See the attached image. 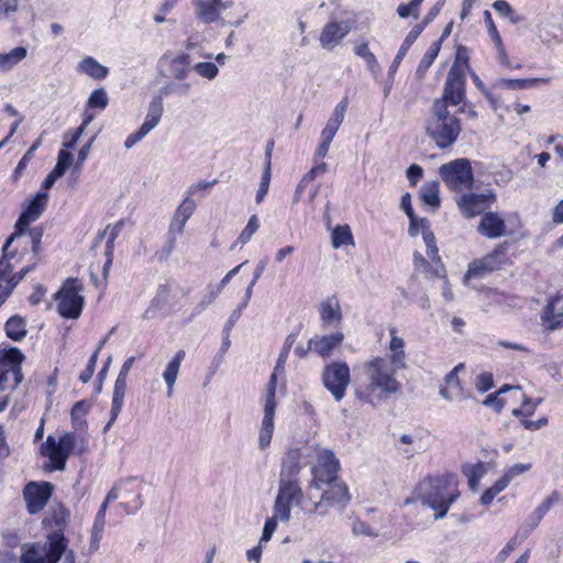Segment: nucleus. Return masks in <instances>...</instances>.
Wrapping results in <instances>:
<instances>
[{"instance_id": "49", "label": "nucleus", "mask_w": 563, "mask_h": 563, "mask_svg": "<svg viewBox=\"0 0 563 563\" xmlns=\"http://www.w3.org/2000/svg\"><path fill=\"white\" fill-rule=\"evenodd\" d=\"M73 154L66 150H60L57 156V163L52 172H54L57 176L63 177L67 168L73 163Z\"/></svg>"}, {"instance_id": "60", "label": "nucleus", "mask_w": 563, "mask_h": 563, "mask_svg": "<svg viewBox=\"0 0 563 563\" xmlns=\"http://www.w3.org/2000/svg\"><path fill=\"white\" fill-rule=\"evenodd\" d=\"M220 292V288L209 287L208 295L196 306V312L201 313L208 306H210L216 300Z\"/></svg>"}, {"instance_id": "7", "label": "nucleus", "mask_w": 563, "mask_h": 563, "mask_svg": "<svg viewBox=\"0 0 563 563\" xmlns=\"http://www.w3.org/2000/svg\"><path fill=\"white\" fill-rule=\"evenodd\" d=\"M47 201L48 195L46 192H37L34 199L30 201L27 207L20 214L15 224V232L21 234V240L25 241V244L31 243L34 255H37L40 251L43 230L38 227L27 230V227L31 222L41 217Z\"/></svg>"}, {"instance_id": "48", "label": "nucleus", "mask_w": 563, "mask_h": 563, "mask_svg": "<svg viewBox=\"0 0 563 563\" xmlns=\"http://www.w3.org/2000/svg\"><path fill=\"white\" fill-rule=\"evenodd\" d=\"M440 46L438 43L432 44V46L428 48L417 67V74H424L427 71L438 56Z\"/></svg>"}, {"instance_id": "28", "label": "nucleus", "mask_w": 563, "mask_h": 563, "mask_svg": "<svg viewBox=\"0 0 563 563\" xmlns=\"http://www.w3.org/2000/svg\"><path fill=\"white\" fill-rule=\"evenodd\" d=\"M550 78H527V79H506L499 78L494 82V87L509 90H523L537 87L539 84H548Z\"/></svg>"}, {"instance_id": "58", "label": "nucleus", "mask_w": 563, "mask_h": 563, "mask_svg": "<svg viewBox=\"0 0 563 563\" xmlns=\"http://www.w3.org/2000/svg\"><path fill=\"white\" fill-rule=\"evenodd\" d=\"M476 389L479 393H485L494 387V378L492 373L484 372L479 374L475 383Z\"/></svg>"}, {"instance_id": "10", "label": "nucleus", "mask_w": 563, "mask_h": 563, "mask_svg": "<svg viewBox=\"0 0 563 563\" xmlns=\"http://www.w3.org/2000/svg\"><path fill=\"white\" fill-rule=\"evenodd\" d=\"M322 385L335 401H341L351 382L350 367L344 362H332L323 367Z\"/></svg>"}, {"instance_id": "20", "label": "nucleus", "mask_w": 563, "mask_h": 563, "mask_svg": "<svg viewBox=\"0 0 563 563\" xmlns=\"http://www.w3.org/2000/svg\"><path fill=\"white\" fill-rule=\"evenodd\" d=\"M196 210V202L190 198H185L177 207L169 224V240L174 243L176 238L183 233V230Z\"/></svg>"}, {"instance_id": "13", "label": "nucleus", "mask_w": 563, "mask_h": 563, "mask_svg": "<svg viewBox=\"0 0 563 563\" xmlns=\"http://www.w3.org/2000/svg\"><path fill=\"white\" fill-rule=\"evenodd\" d=\"M465 98V74L461 66L453 64L450 68L444 89L441 98L437 100H443L444 106L448 108V104L457 106Z\"/></svg>"}, {"instance_id": "42", "label": "nucleus", "mask_w": 563, "mask_h": 563, "mask_svg": "<svg viewBox=\"0 0 563 563\" xmlns=\"http://www.w3.org/2000/svg\"><path fill=\"white\" fill-rule=\"evenodd\" d=\"M168 297V289L166 286H161L155 297L152 299L150 307L144 312V318L150 319L156 314V311L163 307Z\"/></svg>"}, {"instance_id": "52", "label": "nucleus", "mask_w": 563, "mask_h": 563, "mask_svg": "<svg viewBox=\"0 0 563 563\" xmlns=\"http://www.w3.org/2000/svg\"><path fill=\"white\" fill-rule=\"evenodd\" d=\"M492 272L490 269L486 268V265H484L483 260H476L470 263L467 272L464 276V282H467L470 278H478L484 276L486 273Z\"/></svg>"}, {"instance_id": "25", "label": "nucleus", "mask_w": 563, "mask_h": 563, "mask_svg": "<svg viewBox=\"0 0 563 563\" xmlns=\"http://www.w3.org/2000/svg\"><path fill=\"white\" fill-rule=\"evenodd\" d=\"M343 340V332L336 331L328 335H316L312 338V344L318 355L329 357L332 351L342 344Z\"/></svg>"}, {"instance_id": "46", "label": "nucleus", "mask_w": 563, "mask_h": 563, "mask_svg": "<svg viewBox=\"0 0 563 563\" xmlns=\"http://www.w3.org/2000/svg\"><path fill=\"white\" fill-rule=\"evenodd\" d=\"M188 55H180L172 60L170 70L175 78L184 79L188 75Z\"/></svg>"}, {"instance_id": "32", "label": "nucleus", "mask_w": 563, "mask_h": 563, "mask_svg": "<svg viewBox=\"0 0 563 563\" xmlns=\"http://www.w3.org/2000/svg\"><path fill=\"white\" fill-rule=\"evenodd\" d=\"M422 32V26L415 25L409 33L407 34L406 38L404 40L399 51L397 52L390 67H389V75L393 76L397 68L399 67L402 58L406 56L408 49L410 46L415 43V41L418 38L420 33Z\"/></svg>"}, {"instance_id": "56", "label": "nucleus", "mask_w": 563, "mask_h": 563, "mask_svg": "<svg viewBox=\"0 0 563 563\" xmlns=\"http://www.w3.org/2000/svg\"><path fill=\"white\" fill-rule=\"evenodd\" d=\"M195 70L205 78L213 79L218 75V67L213 63L201 62L196 64Z\"/></svg>"}, {"instance_id": "11", "label": "nucleus", "mask_w": 563, "mask_h": 563, "mask_svg": "<svg viewBox=\"0 0 563 563\" xmlns=\"http://www.w3.org/2000/svg\"><path fill=\"white\" fill-rule=\"evenodd\" d=\"M75 446V434L65 433L58 441L54 437L48 435L42 445V453L49 459L52 470L64 471L66 461Z\"/></svg>"}, {"instance_id": "57", "label": "nucleus", "mask_w": 563, "mask_h": 563, "mask_svg": "<svg viewBox=\"0 0 563 563\" xmlns=\"http://www.w3.org/2000/svg\"><path fill=\"white\" fill-rule=\"evenodd\" d=\"M463 473L467 476L468 482H479L485 475L486 468L482 463L471 465L463 468Z\"/></svg>"}, {"instance_id": "17", "label": "nucleus", "mask_w": 563, "mask_h": 563, "mask_svg": "<svg viewBox=\"0 0 563 563\" xmlns=\"http://www.w3.org/2000/svg\"><path fill=\"white\" fill-rule=\"evenodd\" d=\"M111 489H118L121 506L128 514L136 511L142 506V487L134 479L120 481Z\"/></svg>"}, {"instance_id": "34", "label": "nucleus", "mask_w": 563, "mask_h": 563, "mask_svg": "<svg viewBox=\"0 0 563 563\" xmlns=\"http://www.w3.org/2000/svg\"><path fill=\"white\" fill-rule=\"evenodd\" d=\"M27 55V49L23 46L12 48L8 53H0V74L13 69Z\"/></svg>"}, {"instance_id": "37", "label": "nucleus", "mask_w": 563, "mask_h": 563, "mask_svg": "<svg viewBox=\"0 0 563 563\" xmlns=\"http://www.w3.org/2000/svg\"><path fill=\"white\" fill-rule=\"evenodd\" d=\"M5 334L13 341H21L26 335V324L20 316H12L4 324Z\"/></svg>"}, {"instance_id": "31", "label": "nucleus", "mask_w": 563, "mask_h": 563, "mask_svg": "<svg viewBox=\"0 0 563 563\" xmlns=\"http://www.w3.org/2000/svg\"><path fill=\"white\" fill-rule=\"evenodd\" d=\"M544 320L550 322V329L563 324V295L555 296L547 306Z\"/></svg>"}, {"instance_id": "21", "label": "nucleus", "mask_w": 563, "mask_h": 563, "mask_svg": "<svg viewBox=\"0 0 563 563\" xmlns=\"http://www.w3.org/2000/svg\"><path fill=\"white\" fill-rule=\"evenodd\" d=\"M422 238L427 247V255L432 261L430 265V269H428V274L430 276H441L444 272V265L441 262L440 256L438 255V247L435 245V238L433 232L430 229L429 220H422Z\"/></svg>"}, {"instance_id": "12", "label": "nucleus", "mask_w": 563, "mask_h": 563, "mask_svg": "<svg viewBox=\"0 0 563 563\" xmlns=\"http://www.w3.org/2000/svg\"><path fill=\"white\" fill-rule=\"evenodd\" d=\"M277 374L275 372L271 375L267 391L265 396V405H264V417L262 420V426L258 435V446L264 450L266 449L273 437L274 432V416L276 409L275 394L277 386Z\"/></svg>"}, {"instance_id": "38", "label": "nucleus", "mask_w": 563, "mask_h": 563, "mask_svg": "<svg viewBox=\"0 0 563 563\" xmlns=\"http://www.w3.org/2000/svg\"><path fill=\"white\" fill-rule=\"evenodd\" d=\"M79 70L93 79H103L108 76V68L92 57H86L79 63Z\"/></svg>"}, {"instance_id": "6", "label": "nucleus", "mask_w": 563, "mask_h": 563, "mask_svg": "<svg viewBox=\"0 0 563 563\" xmlns=\"http://www.w3.org/2000/svg\"><path fill=\"white\" fill-rule=\"evenodd\" d=\"M67 541L62 530L49 533L43 542L22 545L21 563H57L66 552Z\"/></svg>"}, {"instance_id": "54", "label": "nucleus", "mask_w": 563, "mask_h": 563, "mask_svg": "<svg viewBox=\"0 0 563 563\" xmlns=\"http://www.w3.org/2000/svg\"><path fill=\"white\" fill-rule=\"evenodd\" d=\"M108 106V96L103 89H96L88 99V107L104 109Z\"/></svg>"}, {"instance_id": "5", "label": "nucleus", "mask_w": 563, "mask_h": 563, "mask_svg": "<svg viewBox=\"0 0 563 563\" xmlns=\"http://www.w3.org/2000/svg\"><path fill=\"white\" fill-rule=\"evenodd\" d=\"M302 498V490L296 477L280 472L279 489L275 500L274 515L266 519L263 528H276L278 523H285L290 516L292 505H298Z\"/></svg>"}, {"instance_id": "40", "label": "nucleus", "mask_w": 563, "mask_h": 563, "mask_svg": "<svg viewBox=\"0 0 563 563\" xmlns=\"http://www.w3.org/2000/svg\"><path fill=\"white\" fill-rule=\"evenodd\" d=\"M123 227L122 222H118L113 227L108 225L102 232H100L97 236V242L101 241L106 235L108 236L107 245H106V255L113 254L114 241L118 238L121 229Z\"/></svg>"}, {"instance_id": "3", "label": "nucleus", "mask_w": 563, "mask_h": 563, "mask_svg": "<svg viewBox=\"0 0 563 563\" xmlns=\"http://www.w3.org/2000/svg\"><path fill=\"white\" fill-rule=\"evenodd\" d=\"M363 371L367 379L366 393L356 391V396L365 401H371V396L377 395L379 399L400 391L401 384L396 378V369L385 357H374L363 364Z\"/></svg>"}, {"instance_id": "47", "label": "nucleus", "mask_w": 563, "mask_h": 563, "mask_svg": "<svg viewBox=\"0 0 563 563\" xmlns=\"http://www.w3.org/2000/svg\"><path fill=\"white\" fill-rule=\"evenodd\" d=\"M272 178V169L269 159L266 161L265 168L262 174L260 187L256 192V202L261 203L268 192V187Z\"/></svg>"}, {"instance_id": "8", "label": "nucleus", "mask_w": 563, "mask_h": 563, "mask_svg": "<svg viewBox=\"0 0 563 563\" xmlns=\"http://www.w3.org/2000/svg\"><path fill=\"white\" fill-rule=\"evenodd\" d=\"M439 175L445 186L453 191L471 190L474 184V174L467 158H456L439 168Z\"/></svg>"}, {"instance_id": "18", "label": "nucleus", "mask_w": 563, "mask_h": 563, "mask_svg": "<svg viewBox=\"0 0 563 563\" xmlns=\"http://www.w3.org/2000/svg\"><path fill=\"white\" fill-rule=\"evenodd\" d=\"M351 24L349 21H332L327 23L320 33V45L328 49H334L340 42L350 33Z\"/></svg>"}, {"instance_id": "16", "label": "nucleus", "mask_w": 563, "mask_h": 563, "mask_svg": "<svg viewBox=\"0 0 563 563\" xmlns=\"http://www.w3.org/2000/svg\"><path fill=\"white\" fill-rule=\"evenodd\" d=\"M196 16L203 23H214L221 20L224 11L232 8L233 0H194Z\"/></svg>"}, {"instance_id": "62", "label": "nucleus", "mask_w": 563, "mask_h": 563, "mask_svg": "<svg viewBox=\"0 0 563 563\" xmlns=\"http://www.w3.org/2000/svg\"><path fill=\"white\" fill-rule=\"evenodd\" d=\"M38 145H40V141H36L29 148V151L24 154V156L20 159V162L18 163L15 170H14L15 178H18L23 173V170L25 169V167L27 165L30 157L32 156V153L38 147Z\"/></svg>"}, {"instance_id": "64", "label": "nucleus", "mask_w": 563, "mask_h": 563, "mask_svg": "<svg viewBox=\"0 0 563 563\" xmlns=\"http://www.w3.org/2000/svg\"><path fill=\"white\" fill-rule=\"evenodd\" d=\"M407 177L411 185H416L423 176V169L416 164L410 165L407 168Z\"/></svg>"}, {"instance_id": "45", "label": "nucleus", "mask_w": 563, "mask_h": 563, "mask_svg": "<svg viewBox=\"0 0 563 563\" xmlns=\"http://www.w3.org/2000/svg\"><path fill=\"white\" fill-rule=\"evenodd\" d=\"M510 389H517V390H520V387L519 386H509V385H505L503 386L497 393H494V394H489L483 401V404L487 407H493L497 412H499L503 407L505 406V401L503 398H500L499 396L504 393H506L507 390H510Z\"/></svg>"}, {"instance_id": "9", "label": "nucleus", "mask_w": 563, "mask_h": 563, "mask_svg": "<svg viewBox=\"0 0 563 563\" xmlns=\"http://www.w3.org/2000/svg\"><path fill=\"white\" fill-rule=\"evenodd\" d=\"M82 285L77 279H67L55 295L58 313L67 319H77L81 314L85 298L80 295Z\"/></svg>"}, {"instance_id": "55", "label": "nucleus", "mask_w": 563, "mask_h": 563, "mask_svg": "<svg viewBox=\"0 0 563 563\" xmlns=\"http://www.w3.org/2000/svg\"><path fill=\"white\" fill-rule=\"evenodd\" d=\"M493 9L500 15L509 18L511 22H517L518 18L511 5L505 0H497L493 3Z\"/></svg>"}, {"instance_id": "14", "label": "nucleus", "mask_w": 563, "mask_h": 563, "mask_svg": "<svg viewBox=\"0 0 563 563\" xmlns=\"http://www.w3.org/2000/svg\"><path fill=\"white\" fill-rule=\"evenodd\" d=\"M53 485L48 482H31L23 488V498L30 514H37L47 504L52 492Z\"/></svg>"}, {"instance_id": "19", "label": "nucleus", "mask_w": 563, "mask_h": 563, "mask_svg": "<svg viewBox=\"0 0 563 563\" xmlns=\"http://www.w3.org/2000/svg\"><path fill=\"white\" fill-rule=\"evenodd\" d=\"M506 229L505 219L493 211L483 213L477 225V232L490 240L506 235Z\"/></svg>"}, {"instance_id": "50", "label": "nucleus", "mask_w": 563, "mask_h": 563, "mask_svg": "<svg viewBox=\"0 0 563 563\" xmlns=\"http://www.w3.org/2000/svg\"><path fill=\"white\" fill-rule=\"evenodd\" d=\"M117 493H118V489H110V492L108 493L104 501L101 504L100 509L97 514L93 528H102L104 526L103 518H104V514H106L108 504L110 501H114V500L119 499V495Z\"/></svg>"}, {"instance_id": "33", "label": "nucleus", "mask_w": 563, "mask_h": 563, "mask_svg": "<svg viewBox=\"0 0 563 563\" xmlns=\"http://www.w3.org/2000/svg\"><path fill=\"white\" fill-rule=\"evenodd\" d=\"M419 197L423 203L428 205L432 209H438L441 205L439 181L431 180L424 183L419 190Z\"/></svg>"}, {"instance_id": "30", "label": "nucleus", "mask_w": 563, "mask_h": 563, "mask_svg": "<svg viewBox=\"0 0 563 563\" xmlns=\"http://www.w3.org/2000/svg\"><path fill=\"white\" fill-rule=\"evenodd\" d=\"M164 107L161 97H155L148 104L147 113L143 124L140 126L147 134L159 123Z\"/></svg>"}, {"instance_id": "24", "label": "nucleus", "mask_w": 563, "mask_h": 563, "mask_svg": "<svg viewBox=\"0 0 563 563\" xmlns=\"http://www.w3.org/2000/svg\"><path fill=\"white\" fill-rule=\"evenodd\" d=\"M14 241L23 242L25 244V241L21 240V234L19 232L11 234L4 243L2 247V257L0 260V290L14 268V265L10 263V260L14 258L16 255V250L10 251V246Z\"/></svg>"}, {"instance_id": "1", "label": "nucleus", "mask_w": 563, "mask_h": 563, "mask_svg": "<svg viewBox=\"0 0 563 563\" xmlns=\"http://www.w3.org/2000/svg\"><path fill=\"white\" fill-rule=\"evenodd\" d=\"M308 457L311 465L312 479L307 487L309 503L302 508L318 516L327 514L328 508L334 505H345L349 501V492L344 483L338 479L340 468L339 460L334 453L319 445H311Z\"/></svg>"}, {"instance_id": "4", "label": "nucleus", "mask_w": 563, "mask_h": 563, "mask_svg": "<svg viewBox=\"0 0 563 563\" xmlns=\"http://www.w3.org/2000/svg\"><path fill=\"white\" fill-rule=\"evenodd\" d=\"M424 130L438 148L445 150L457 141L462 125L461 121L444 106L443 100H434L430 115L426 120Z\"/></svg>"}, {"instance_id": "39", "label": "nucleus", "mask_w": 563, "mask_h": 563, "mask_svg": "<svg viewBox=\"0 0 563 563\" xmlns=\"http://www.w3.org/2000/svg\"><path fill=\"white\" fill-rule=\"evenodd\" d=\"M507 243L499 244L489 254L484 256L482 260L486 268L493 271L499 269L500 266L506 262Z\"/></svg>"}, {"instance_id": "43", "label": "nucleus", "mask_w": 563, "mask_h": 563, "mask_svg": "<svg viewBox=\"0 0 563 563\" xmlns=\"http://www.w3.org/2000/svg\"><path fill=\"white\" fill-rule=\"evenodd\" d=\"M331 239L334 249L353 243V236L347 225L336 227L331 234Z\"/></svg>"}, {"instance_id": "27", "label": "nucleus", "mask_w": 563, "mask_h": 563, "mask_svg": "<svg viewBox=\"0 0 563 563\" xmlns=\"http://www.w3.org/2000/svg\"><path fill=\"white\" fill-rule=\"evenodd\" d=\"M70 512L62 504H53L47 510L43 523L46 528H62L69 523Z\"/></svg>"}, {"instance_id": "44", "label": "nucleus", "mask_w": 563, "mask_h": 563, "mask_svg": "<svg viewBox=\"0 0 563 563\" xmlns=\"http://www.w3.org/2000/svg\"><path fill=\"white\" fill-rule=\"evenodd\" d=\"M90 408V404L86 400L77 401L71 409L70 416L74 426L77 429L82 428L86 426L85 416L87 415L88 410Z\"/></svg>"}, {"instance_id": "59", "label": "nucleus", "mask_w": 563, "mask_h": 563, "mask_svg": "<svg viewBox=\"0 0 563 563\" xmlns=\"http://www.w3.org/2000/svg\"><path fill=\"white\" fill-rule=\"evenodd\" d=\"M537 409V404L533 402L531 399L525 397L522 401V406L520 408H515L512 410V416L527 418L531 416Z\"/></svg>"}, {"instance_id": "22", "label": "nucleus", "mask_w": 563, "mask_h": 563, "mask_svg": "<svg viewBox=\"0 0 563 563\" xmlns=\"http://www.w3.org/2000/svg\"><path fill=\"white\" fill-rule=\"evenodd\" d=\"M25 356L18 347L3 349L0 352V366L11 368L12 387H18L23 380L21 364Z\"/></svg>"}, {"instance_id": "35", "label": "nucleus", "mask_w": 563, "mask_h": 563, "mask_svg": "<svg viewBox=\"0 0 563 563\" xmlns=\"http://www.w3.org/2000/svg\"><path fill=\"white\" fill-rule=\"evenodd\" d=\"M320 317L324 323L331 324L332 322H340L342 320V312L340 303L335 297L323 300L320 305Z\"/></svg>"}, {"instance_id": "53", "label": "nucleus", "mask_w": 563, "mask_h": 563, "mask_svg": "<svg viewBox=\"0 0 563 563\" xmlns=\"http://www.w3.org/2000/svg\"><path fill=\"white\" fill-rule=\"evenodd\" d=\"M258 227H260L258 219L254 214L249 219L246 227L241 232V234L239 236V242L242 244L247 243L251 240L252 235L257 231Z\"/></svg>"}, {"instance_id": "41", "label": "nucleus", "mask_w": 563, "mask_h": 563, "mask_svg": "<svg viewBox=\"0 0 563 563\" xmlns=\"http://www.w3.org/2000/svg\"><path fill=\"white\" fill-rule=\"evenodd\" d=\"M347 109V99H342L335 107L333 113L328 120L325 126L338 132L345 115V111Z\"/></svg>"}, {"instance_id": "2", "label": "nucleus", "mask_w": 563, "mask_h": 563, "mask_svg": "<svg viewBox=\"0 0 563 563\" xmlns=\"http://www.w3.org/2000/svg\"><path fill=\"white\" fill-rule=\"evenodd\" d=\"M416 492L422 505H427L434 511V519L443 518L451 505L460 497L457 479L453 474L426 477L419 483Z\"/></svg>"}, {"instance_id": "61", "label": "nucleus", "mask_w": 563, "mask_h": 563, "mask_svg": "<svg viewBox=\"0 0 563 563\" xmlns=\"http://www.w3.org/2000/svg\"><path fill=\"white\" fill-rule=\"evenodd\" d=\"M484 20L487 25L488 33L492 36L493 41L495 42L496 46H500V44L503 43L501 37H500V35L497 31V27L493 21L490 12L487 10L484 11Z\"/></svg>"}, {"instance_id": "51", "label": "nucleus", "mask_w": 563, "mask_h": 563, "mask_svg": "<svg viewBox=\"0 0 563 563\" xmlns=\"http://www.w3.org/2000/svg\"><path fill=\"white\" fill-rule=\"evenodd\" d=\"M423 0H411L408 4L401 3L397 8V13L400 18L405 19L408 16L418 18L419 8Z\"/></svg>"}, {"instance_id": "23", "label": "nucleus", "mask_w": 563, "mask_h": 563, "mask_svg": "<svg viewBox=\"0 0 563 563\" xmlns=\"http://www.w3.org/2000/svg\"><path fill=\"white\" fill-rule=\"evenodd\" d=\"M310 446L289 450L283 459L280 472H286L288 476L296 477L300 468L309 463L310 457L307 454L311 453Z\"/></svg>"}, {"instance_id": "29", "label": "nucleus", "mask_w": 563, "mask_h": 563, "mask_svg": "<svg viewBox=\"0 0 563 563\" xmlns=\"http://www.w3.org/2000/svg\"><path fill=\"white\" fill-rule=\"evenodd\" d=\"M185 351L179 350L174 355V357L167 363L165 371L163 373V378L167 385V395L170 396L173 394L174 385L176 383L178 372L181 365V362L185 358Z\"/></svg>"}, {"instance_id": "63", "label": "nucleus", "mask_w": 563, "mask_h": 563, "mask_svg": "<svg viewBox=\"0 0 563 563\" xmlns=\"http://www.w3.org/2000/svg\"><path fill=\"white\" fill-rule=\"evenodd\" d=\"M12 387V372L11 368L0 366V390L15 389Z\"/></svg>"}, {"instance_id": "26", "label": "nucleus", "mask_w": 563, "mask_h": 563, "mask_svg": "<svg viewBox=\"0 0 563 563\" xmlns=\"http://www.w3.org/2000/svg\"><path fill=\"white\" fill-rule=\"evenodd\" d=\"M126 377L128 375L119 373L113 388V396H112V404H111V411H110V419L107 423L104 430L107 431L110 426L118 418L124 400L125 389H126Z\"/></svg>"}, {"instance_id": "36", "label": "nucleus", "mask_w": 563, "mask_h": 563, "mask_svg": "<svg viewBox=\"0 0 563 563\" xmlns=\"http://www.w3.org/2000/svg\"><path fill=\"white\" fill-rule=\"evenodd\" d=\"M35 266H36V262H34L32 265L23 267L20 272L8 277L2 289L0 290V306L11 295V292L15 288V286L25 277L26 274H29L31 271H33Z\"/></svg>"}, {"instance_id": "15", "label": "nucleus", "mask_w": 563, "mask_h": 563, "mask_svg": "<svg viewBox=\"0 0 563 563\" xmlns=\"http://www.w3.org/2000/svg\"><path fill=\"white\" fill-rule=\"evenodd\" d=\"M495 199L496 196L493 191L487 194H463L456 199V203L464 217L474 218L485 213V210L492 206Z\"/></svg>"}]
</instances>
